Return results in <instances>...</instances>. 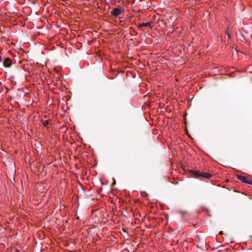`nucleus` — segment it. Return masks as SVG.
<instances>
[{
	"mask_svg": "<svg viewBox=\"0 0 252 252\" xmlns=\"http://www.w3.org/2000/svg\"><path fill=\"white\" fill-rule=\"evenodd\" d=\"M237 178L238 180H240L244 183L252 185V180L248 179L246 176L238 175Z\"/></svg>",
	"mask_w": 252,
	"mask_h": 252,
	"instance_id": "7ed1b4c3",
	"label": "nucleus"
},
{
	"mask_svg": "<svg viewBox=\"0 0 252 252\" xmlns=\"http://www.w3.org/2000/svg\"><path fill=\"white\" fill-rule=\"evenodd\" d=\"M150 27L151 29H152L153 27L151 26V22H148L146 23H142L138 25V29H141L143 27Z\"/></svg>",
	"mask_w": 252,
	"mask_h": 252,
	"instance_id": "39448f33",
	"label": "nucleus"
},
{
	"mask_svg": "<svg viewBox=\"0 0 252 252\" xmlns=\"http://www.w3.org/2000/svg\"><path fill=\"white\" fill-rule=\"evenodd\" d=\"M125 11V8L122 6H118L112 8L110 12L111 15L114 17H118Z\"/></svg>",
	"mask_w": 252,
	"mask_h": 252,
	"instance_id": "f03ea898",
	"label": "nucleus"
},
{
	"mask_svg": "<svg viewBox=\"0 0 252 252\" xmlns=\"http://www.w3.org/2000/svg\"><path fill=\"white\" fill-rule=\"evenodd\" d=\"M231 32L232 30L229 27H228L225 30V33L227 35L228 39L231 37Z\"/></svg>",
	"mask_w": 252,
	"mask_h": 252,
	"instance_id": "423d86ee",
	"label": "nucleus"
},
{
	"mask_svg": "<svg viewBox=\"0 0 252 252\" xmlns=\"http://www.w3.org/2000/svg\"><path fill=\"white\" fill-rule=\"evenodd\" d=\"M3 65L5 67H10L12 64V61L9 58H6L3 61Z\"/></svg>",
	"mask_w": 252,
	"mask_h": 252,
	"instance_id": "20e7f679",
	"label": "nucleus"
},
{
	"mask_svg": "<svg viewBox=\"0 0 252 252\" xmlns=\"http://www.w3.org/2000/svg\"><path fill=\"white\" fill-rule=\"evenodd\" d=\"M52 120L50 119H48L43 122V126L46 127V128H48V126L51 124Z\"/></svg>",
	"mask_w": 252,
	"mask_h": 252,
	"instance_id": "0eeeda50",
	"label": "nucleus"
},
{
	"mask_svg": "<svg viewBox=\"0 0 252 252\" xmlns=\"http://www.w3.org/2000/svg\"><path fill=\"white\" fill-rule=\"evenodd\" d=\"M220 234H223V232H222V231H220Z\"/></svg>",
	"mask_w": 252,
	"mask_h": 252,
	"instance_id": "6e6552de",
	"label": "nucleus"
},
{
	"mask_svg": "<svg viewBox=\"0 0 252 252\" xmlns=\"http://www.w3.org/2000/svg\"><path fill=\"white\" fill-rule=\"evenodd\" d=\"M190 173L193 175L194 178L200 180H203V179H209L212 177L211 174L207 172H199L197 170H191L190 171Z\"/></svg>",
	"mask_w": 252,
	"mask_h": 252,
	"instance_id": "f257e3e1",
	"label": "nucleus"
}]
</instances>
